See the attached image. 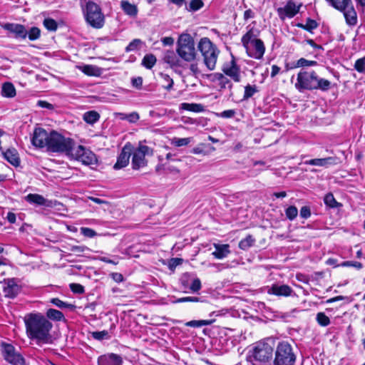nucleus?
<instances>
[{
	"mask_svg": "<svg viewBox=\"0 0 365 365\" xmlns=\"http://www.w3.org/2000/svg\"><path fill=\"white\" fill-rule=\"evenodd\" d=\"M311 215L310 209L307 206H304L301 208L300 216L302 218L307 219Z\"/></svg>",
	"mask_w": 365,
	"mask_h": 365,
	"instance_id": "nucleus-59",
	"label": "nucleus"
},
{
	"mask_svg": "<svg viewBox=\"0 0 365 365\" xmlns=\"http://www.w3.org/2000/svg\"><path fill=\"white\" fill-rule=\"evenodd\" d=\"M41 35V31L37 27H32L29 31H28V37L29 40L31 41H35L38 39L40 37Z\"/></svg>",
	"mask_w": 365,
	"mask_h": 365,
	"instance_id": "nucleus-45",
	"label": "nucleus"
},
{
	"mask_svg": "<svg viewBox=\"0 0 365 365\" xmlns=\"http://www.w3.org/2000/svg\"><path fill=\"white\" fill-rule=\"evenodd\" d=\"M86 22L93 28L101 29L103 26L105 19L101 7L93 1H88L83 7Z\"/></svg>",
	"mask_w": 365,
	"mask_h": 365,
	"instance_id": "nucleus-8",
	"label": "nucleus"
},
{
	"mask_svg": "<svg viewBox=\"0 0 365 365\" xmlns=\"http://www.w3.org/2000/svg\"><path fill=\"white\" fill-rule=\"evenodd\" d=\"M354 68L361 73H365V57L359 58L356 61Z\"/></svg>",
	"mask_w": 365,
	"mask_h": 365,
	"instance_id": "nucleus-46",
	"label": "nucleus"
},
{
	"mask_svg": "<svg viewBox=\"0 0 365 365\" xmlns=\"http://www.w3.org/2000/svg\"><path fill=\"white\" fill-rule=\"evenodd\" d=\"M316 320L322 327H327L330 324L329 318L324 312L317 313Z\"/></svg>",
	"mask_w": 365,
	"mask_h": 365,
	"instance_id": "nucleus-39",
	"label": "nucleus"
},
{
	"mask_svg": "<svg viewBox=\"0 0 365 365\" xmlns=\"http://www.w3.org/2000/svg\"><path fill=\"white\" fill-rule=\"evenodd\" d=\"M222 71L225 76L230 77L236 83L241 81L242 76L240 68L237 65L235 59L223 66Z\"/></svg>",
	"mask_w": 365,
	"mask_h": 365,
	"instance_id": "nucleus-16",
	"label": "nucleus"
},
{
	"mask_svg": "<svg viewBox=\"0 0 365 365\" xmlns=\"http://www.w3.org/2000/svg\"><path fill=\"white\" fill-rule=\"evenodd\" d=\"M161 41L165 46H171L174 43V39L172 37H164Z\"/></svg>",
	"mask_w": 365,
	"mask_h": 365,
	"instance_id": "nucleus-64",
	"label": "nucleus"
},
{
	"mask_svg": "<svg viewBox=\"0 0 365 365\" xmlns=\"http://www.w3.org/2000/svg\"><path fill=\"white\" fill-rule=\"evenodd\" d=\"M341 266L343 267H354L357 269H361L363 267V265L359 262L356 261H346L341 263Z\"/></svg>",
	"mask_w": 365,
	"mask_h": 365,
	"instance_id": "nucleus-53",
	"label": "nucleus"
},
{
	"mask_svg": "<svg viewBox=\"0 0 365 365\" xmlns=\"http://www.w3.org/2000/svg\"><path fill=\"white\" fill-rule=\"evenodd\" d=\"M160 76L163 81V87L165 89L170 91L173 88V79L168 74L161 73Z\"/></svg>",
	"mask_w": 365,
	"mask_h": 365,
	"instance_id": "nucleus-41",
	"label": "nucleus"
},
{
	"mask_svg": "<svg viewBox=\"0 0 365 365\" xmlns=\"http://www.w3.org/2000/svg\"><path fill=\"white\" fill-rule=\"evenodd\" d=\"M1 95L5 98H13L16 96L14 86L9 82L4 83L1 88Z\"/></svg>",
	"mask_w": 365,
	"mask_h": 365,
	"instance_id": "nucleus-29",
	"label": "nucleus"
},
{
	"mask_svg": "<svg viewBox=\"0 0 365 365\" xmlns=\"http://www.w3.org/2000/svg\"><path fill=\"white\" fill-rule=\"evenodd\" d=\"M180 108L194 113H201L204 110V106L198 103H182L180 104Z\"/></svg>",
	"mask_w": 365,
	"mask_h": 365,
	"instance_id": "nucleus-30",
	"label": "nucleus"
},
{
	"mask_svg": "<svg viewBox=\"0 0 365 365\" xmlns=\"http://www.w3.org/2000/svg\"><path fill=\"white\" fill-rule=\"evenodd\" d=\"M296 356L292 345L287 341L279 342L274 351L273 365H294Z\"/></svg>",
	"mask_w": 365,
	"mask_h": 365,
	"instance_id": "nucleus-9",
	"label": "nucleus"
},
{
	"mask_svg": "<svg viewBox=\"0 0 365 365\" xmlns=\"http://www.w3.org/2000/svg\"><path fill=\"white\" fill-rule=\"evenodd\" d=\"M20 287L16 283L15 279H9L5 282L4 293L5 297L14 298L19 292Z\"/></svg>",
	"mask_w": 365,
	"mask_h": 365,
	"instance_id": "nucleus-21",
	"label": "nucleus"
},
{
	"mask_svg": "<svg viewBox=\"0 0 365 365\" xmlns=\"http://www.w3.org/2000/svg\"><path fill=\"white\" fill-rule=\"evenodd\" d=\"M6 218L8 220V222H9L11 224L15 223L16 220V214L14 213V212H9L7 213V215H6Z\"/></svg>",
	"mask_w": 365,
	"mask_h": 365,
	"instance_id": "nucleus-63",
	"label": "nucleus"
},
{
	"mask_svg": "<svg viewBox=\"0 0 365 365\" xmlns=\"http://www.w3.org/2000/svg\"><path fill=\"white\" fill-rule=\"evenodd\" d=\"M43 24L46 29L48 31H54L57 29V23L52 19H45Z\"/></svg>",
	"mask_w": 365,
	"mask_h": 365,
	"instance_id": "nucleus-44",
	"label": "nucleus"
},
{
	"mask_svg": "<svg viewBox=\"0 0 365 365\" xmlns=\"http://www.w3.org/2000/svg\"><path fill=\"white\" fill-rule=\"evenodd\" d=\"M121 119L127 120L130 123H135L139 119V115L135 112H133L128 115H125V117L121 118Z\"/></svg>",
	"mask_w": 365,
	"mask_h": 365,
	"instance_id": "nucleus-55",
	"label": "nucleus"
},
{
	"mask_svg": "<svg viewBox=\"0 0 365 365\" xmlns=\"http://www.w3.org/2000/svg\"><path fill=\"white\" fill-rule=\"evenodd\" d=\"M156 57L153 54H146L142 61V64L148 69H151L156 63Z\"/></svg>",
	"mask_w": 365,
	"mask_h": 365,
	"instance_id": "nucleus-34",
	"label": "nucleus"
},
{
	"mask_svg": "<svg viewBox=\"0 0 365 365\" xmlns=\"http://www.w3.org/2000/svg\"><path fill=\"white\" fill-rule=\"evenodd\" d=\"M200 50L205 66L209 71L215 68L220 51L208 38H202L198 43Z\"/></svg>",
	"mask_w": 365,
	"mask_h": 365,
	"instance_id": "nucleus-6",
	"label": "nucleus"
},
{
	"mask_svg": "<svg viewBox=\"0 0 365 365\" xmlns=\"http://www.w3.org/2000/svg\"><path fill=\"white\" fill-rule=\"evenodd\" d=\"M153 150L145 145H140L137 148L132 147V167L134 170H138L146 166L147 160L145 156H151Z\"/></svg>",
	"mask_w": 365,
	"mask_h": 365,
	"instance_id": "nucleus-11",
	"label": "nucleus"
},
{
	"mask_svg": "<svg viewBox=\"0 0 365 365\" xmlns=\"http://www.w3.org/2000/svg\"><path fill=\"white\" fill-rule=\"evenodd\" d=\"M46 316L48 318L56 321H61L64 318V316L61 312L54 309H48Z\"/></svg>",
	"mask_w": 365,
	"mask_h": 365,
	"instance_id": "nucleus-35",
	"label": "nucleus"
},
{
	"mask_svg": "<svg viewBox=\"0 0 365 365\" xmlns=\"http://www.w3.org/2000/svg\"><path fill=\"white\" fill-rule=\"evenodd\" d=\"M258 92V89L256 85H247L245 87V93L243 96V100H247L252 97L256 93Z\"/></svg>",
	"mask_w": 365,
	"mask_h": 365,
	"instance_id": "nucleus-36",
	"label": "nucleus"
},
{
	"mask_svg": "<svg viewBox=\"0 0 365 365\" xmlns=\"http://www.w3.org/2000/svg\"><path fill=\"white\" fill-rule=\"evenodd\" d=\"M302 4H297L294 1L289 0L284 7L277 9V14L281 19L293 18L299 13Z\"/></svg>",
	"mask_w": 365,
	"mask_h": 365,
	"instance_id": "nucleus-15",
	"label": "nucleus"
},
{
	"mask_svg": "<svg viewBox=\"0 0 365 365\" xmlns=\"http://www.w3.org/2000/svg\"><path fill=\"white\" fill-rule=\"evenodd\" d=\"M247 31L242 36L241 42L247 54L255 59H261L265 52L263 41L259 38V31L255 27H247Z\"/></svg>",
	"mask_w": 365,
	"mask_h": 365,
	"instance_id": "nucleus-3",
	"label": "nucleus"
},
{
	"mask_svg": "<svg viewBox=\"0 0 365 365\" xmlns=\"http://www.w3.org/2000/svg\"><path fill=\"white\" fill-rule=\"evenodd\" d=\"M4 158L14 166H19L20 160L17 150L15 148H9L6 151H2Z\"/></svg>",
	"mask_w": 365,
	"mask_h": 365,
	"instance_id": "nucleus-24",
	"label": "nucleus"
},
{
	"mask_svg": "<svg viewBox=\"0 0 365 365\" xmlns=\"http://www.w3.org/2000/svg\"><path fill=\"white\" fill-rule=\"evenodd\" d=\"M255 240L252 236L249 235L245 239H242L239 243V247L242 250H247L249 247L252 246Z\"/></svg>",
	"mask_w": 365,
	"mask_h": 365,
	"instance_id": "nucleus-40",
	"label": "nucleus"
},
{
	"mask_svg": "<svg viewBox=\"0 0 365 365\" xmlns=\"http://www.w3.org/2000/svg\"><path fill=\"white\" fill-rule=\"evenodd\" d=\"M200 302V298L197 297H185L177 299L175 303H183V302Z\"/></svg>",
	"mask_w": 365,
	"mask_h": 365,
	"instance_id": "nucleus-52",
	"label": "nucleus"
},
{
	"mask_svg": "<svg viewBox=\"0 0 365 365\" xmlns=\"http://www.w3.org/2000/svg\"><path fill=\"white\" fill-rule=\"evenodd\" d=\"M3 355L4 359L14 365H23L24 360L23 357L15 352L14 347L9 344L2 343Z\"/></svg>",
	"mask_w": 365,
	"mask_h": 365,
	"instance_id": "nucleus-13",
	"label": "nucleus"
},
{
	"mask_svg": "<svg viewBox=\"0 0 365 365\" xmlns=\"http://www.w3.org/2000/svg\"><path fill=\"white\" fill-rule=\"evenodd\" d=\"M212 82L217 84L221 89L228 88L230 90L232 88V83L224 74L220 73H215L210 76Z\"/></svg>",
	"mask_w": 365,
	"mask_h": 365,
	"instance_id": "nucleus-22",
	"label": "nucleus"
},
{
	"mask_svg": "<svg viewBox=\"0 0 365 365\" xmlns=\"http://www.w3.org/2000/svg\"><path fill=\"white\" fill-rule=\"evenodd\" d=\"M70 289L73 293L82 294L84 292V288L80 284L71 283L70 284Z\"/></svg>",
	"mask_w": 365,
	"mask_h": 365,
	"instance_id": "nucleus-54",
	"label": "nucleus"
},
{
	"mask_svg": "<svg viewBox=\"0 0 365 365\" xmlns=\"http://www.w3.org/2000/svg\"><path fill=\"white\" fill-rule=\"evenodd\" d=\"M2 28L8 31L16 39H25L28 34V31L21 24L7 23L4 24Z\"/></svg>",
	"mask_w": 365,
	"mask_h": 365,
	"instance_id": "nucleus-18",
	"label": "nucleus"
},
{
	"mask_svg": "<svg viewBox=\"0 0 365 365\" xmlns=\"http://www.w3.org/2000/svg\"><path fill=\"white\" fill-rule=\"evenodd\" d=\"M143 84V78L141 77H138L132 79V85L133 86L140 88Z\"/></svg>",
	"mask_w": 365,
	"mask_h": 365,
	"instance_id": "nucleus-62",
	"label": "nucleus"
},
{
	"mask_svg": "<svg viewBox=\"0 0 365 365\" xmlns=\"http://www.w3.org/2000/svg\"><path fill=\"white\" fill-rule=\"evenodd\" d=\"M273 351V344L270 339L259 341L250 350L247 359L252 365H263L272 359Z\"/></svg>",
	"mask_w": 365,
	"mask_h": 365,
	"instance_id": "nucleus-4",
	"label": "nucleus"
},
{
	"mask_svg": "<svg viewBox=\"0 0 365 365\" xmlns=\"http://www.w3.org/2000/svg\"><path fill=\"white\" fill-rule=\"evenodd\" d=\"M306 165H314L318 167L327 168L329 165L336 164V158L333 157H328L324 158H315L304 162Z\"/></svg>",
	"mask_w": 365,
	"mask_h": 365,
	"instance_id": "nucleus-23",
	"label": "nucleus"
},
{
	"mask_svg": "<svg viewBox=\"0 0 365 365\" xmlns=\"http://www.w3.org/2000/svg\"><path fill=\"white\" fill-rule=\"evenodd\" d=\"M203 6L202 0H191L189 4L188 10L190 11H196Z\"/></svg>",
	"mask_w": 365,
	"mask_h": 365,
	"instance_id": "nucleus-49",
	"label": "nucleus"
},
{
	"mask_svg": "<svg viewBox=\"0 0 365 365\" xmlns=\"http://www.w3.org/2000/svg\"><path fill=\"white\" fill-rule=\"evenodd\" d=\"M68 156L86 165H93L96 162V155L81 145H73Z\"/></svg>",
	"mask_w": 365,
	"mask_h": 365,
	"instance_id": "nucleus-10",
	"label": "nucleus"
},
{
	"mask_svg": "<svg viewBox=\"0 0 365 365\" xmlns=\"http://www.w3.org/2000/svg\"><path fill=\"white\" fill-rule=\"evenodd\" d=\"M100 115L95 110H91L83 114V120L89 123L93 124L99 120Z\"/></svg>",
	"mask_w": 365,
	"mask_h": 365,
	"instance_id": "nucleus-32",
	"label": "nucleus"
},
{
	"mask_svg": "<svg viewBox=\"0 0 365 365\" xmlns=\"http://www.w3.org/2000/svg\"><path fill=\"white\" fill-rule=\"evenodd\" d=\"M235 114V110L230 109V110H226L222 111L220 113H217L216 115L218 117L224 118H232Z\"/></svg>",
	"mask_w": 365,
	"mask_h": 365,
	"instance_id": "nucleus-56",
	"label": "nucleus"
},
{
	"mask_svg": "<svg viewBox=\"0 0 365 365\" xmlns=\"http://www.w3.org/2000/svg\"><path fill=\"white\" fill-rule=\"evenodd\" d=\"M339 11L343 13L347 25L353 26L357 24V14L351 1L348 4L344 10H339Z\"/></svg>",
	"mask_w": 365,
	"mask_h": 365,
	"instance_id": "nucleus-20",
	"label": "nucleus"
},
{
	"mask_svg": "<svg viewBox=\"0 0 365 365\" xmlns=\"http://www.w3.org/2000/svg\"><path fill=\"white\" fill-rule=\"evenodd\" d=\"M25 200L30 204L43 206L50 205L48 200L38 194H29L25 197Z\"/></svg>",
	"mask_w": 365,
	"mask_h": 365,
	"instance_id": "nucleus-26",
	"label": "nucleus"
},
{
	"mask_svg": "<svg viewBox=\"0 0 365 365\" xmlns=\"http://www.w3.org/2000/svg\"><path fill=\"white\" fill-rule=\"evenodd\" d=\"M98 365H122V357L115 354H108L98 358Z\"/></svg>",
	"mask_w": 365,
	"mask_h": 365,
	"instance_id": "nucleus-19",
	"label": "nucleus"
},
{
	"mask_svg": "<svg viewBox=\"0 0 365 365\" xmlns=\"http://www.w3.org/2000/svg\"><path fill=\"white\" fill-rule=\"evenodd\" d=\"M215 322V319L209 320H192L185 323V326L190 327H201L202 326L211 325Z\"/></svg>",
	"mask_w": 365,
	"mask_h": 365,
	"instance_id": "nucleus-33",
	"label": "nucleus"
},
{
	"mask_svg": "<svg viewBox=\"0 0 365 365\" xmlns=\"http://www.w3.org/2000/svg\"><path fill=\"white\" fill-rule=\"evenodd\" d=\"M192 140V138H174L173 144L178 147H181L188 145Z\"/></svg>",
	"mask_w": 365,
	"mask_h": 365,
	"instance_id": "nucleus-50",
	"label": "nucleus"
},
{
	"mask_svg": "<svg viewBox=\"0 0 365 365\" xmlns=\"http://www.w3.org/2000/svg\"><path fill=\"white\" fill-rule=\"evenodd\" d=\"M79 69L85 74L91 76H98L100 75V70L98 67L92 65H84L79 67Z\"/></svg>",
	"mask_w": 365,
	"mask_h": 365,
	"instance_id": "nucleus-31",
	"label": "nucleus"
},
{
	"mask_svg": "<svg viewBox=\"0 0 365 365\" xmlns=\"http://www.w3.org/2000/svg\"><path fill=\"white\" fill-rule=\"evenodd\" d=\"M163 60L172 67L180 66L179 56L173 51H166L164 53Z\"/></svg>",
	"mask_w": 365,
	"mask_h": 365,
	"instance_id": "nucleus-28",
	"label": "nucleus"
},
{
	"mask_svg": "<svg viewBox=\"0 0 365 365\" xmlns=\"http://www.w3.org/2000/svg\"><path fill=\"white\" fill-rule=\"evenodd\" d=\"M324 201L327 206L331 208L341 206V204L336 202L333 194L331 193L327 194L324 197Z\"/></svg>",
	"mask_w": 365,
	"mask_h": 365,
	"instance_id": "nucleus-37",
	"label": "nucleus"
},
{
	"mask_svg": "<svg viewBox=\"0 0 365 365\" xmlns=\"http://www.w3.org/2000/svg\"><path fill=\"white\" fill-rule=\"evenodd\" d=\"M26 334L31 339L48 341L52 324L40 313H31L24 317Z\"/></svg>",
	"mask_w": 365,
	"mask_h": 365,
	"instance_id": "nucleus-1",
	"label": "nucleus"
},
{
	"mask_svg": "<svg viewBox=\"0 0 365 365\" xmlns=\"http://www.w3.org/2000/svg\"><path fill=\"white\" fill-rule=\"evenodd\" d=\"M108 333L107 331H94L92 333V336L95 339L102 340L107 337Z\"/></svg>",
	"mask_w": 365,
	"mask_h": 365,
	"instance_id": "nucleus-58",
	"label": "nucleus"
},
{
	"mask_svg": "<svg viewBox=\"0 0 365 365\" xmlns=\"http://www.w3.org/2000/svg\"><path fill=\"white\" fill-rule=\"evenodd\" d=\"M317 65V62L315 61H309L304 58H299L294 65V68H299V67H311V66H315Z\"/></svg>",
	"mask_w": 365,
	"mask_h": 365,
	"instance_id": "nucleus-38",
	"label": "nucleus"
},
{
	"mask_svg": "<svg viewBox=\"0 0 365 365\" xmlns=\"http://www.w3.org/2000/svg\"><path fill=\"white\" fill-rule=\"evenodd\" d=\"M142 41L138 38L133 40L125 48L127 52L134 51L137 50L141 45Z\"/></svg>",
	"mask_w": 365,
	"mask_h": 365,
	"instance_id": "nucleus-47",
	"label": "nucleus"
},
{
	"mask_svg": "<svg viewBox=\"0 0 365 365\" xmlns=\"http://www.w3.org/2000/svg\"><path fill=\"white\" fill-rule=\"evenodd\" d=\"M190 289L192 292H198L201 289V282L198 278L195 279L191 285Z\"/></svg>",
	"mask_w": 365,
	"mask_h": 365,
	"instance_id": "nucleus-57",
	"label": "nucleus"
},
{
	"mask_svg": "<svg viewBox=\"0 0 365 365\" xmlns=\"http://www.w3.org/2000/svg\"><path fill=\"white\" fill-rule=\"evenodd\" d=\"M37 106L41 108H47L49 110L53 109V106L51 103H50L47 101H41V100L38 101Z\"/></svg>",
	"mask_w": 365,
	"mask_h": 365,
	"instance_id": "nucleus-60",
	"label": "nucleus"
},
{
	"mask_svg": "<svg viewBox=\"0 0 365 365\" xmlns=\"http://www.w3.org/2000/svg\"><path fill=\"white\" fill-rule=\"evenodd\" d=\"M178 56L187 62H191L196 58L197 53L195 42L190 34H181L178 38L176 48Z\"/></svg>",
	"mask_w": 365,
	"mask_h": 365,
	"instance_id": "nucleus-7",
	"label": "nucleus"
},
{
	"mask_svg": "<svg viewBox=\"0 0 365 365\" xmlns=\"http://www.w3.org/2000/svg\"><path fill=\"white\" fill-rule=\"evenodd\" d=\"M265 292L268 294L274 295L278 297H288L295 294L293 289L287 284L281 283H274L271 286L264 288Z\"/></svg>",
	"mask_w": 365,
	"mask_h": 365,
	"instance_id": "nucleus-12",
	"label": "nucleus"
},
{
	"mask_svg": "<svg viewBox=\"0 0 365 365\" xmlns=\"http://www.w3.org/2000/svg\"><path fill=\"white\" fill-rule=\"evenodd\" d=\"M287 217L289 220H294L298 215V210L295 206H289L285 210Z\"/></svg>",
	"mask_w": 365,
	"mask_h": 365,
	"instance_id": "nucleus-42",
	"label": "nucleus"
},
{
	"mask_svg": "<svg viewBox=\"0 0 365 365\" xmlns=\"http://www.w3.org/2000/svg\"><path fill=\"white\" fill-rule=\"evenodd\" d=\"M49 138L50 132L48 133L42 128H36L34 131L31 143L35 147L47 148Z\"/></svg>",
	"mask_w": 365,
	"mask_h": 365,
	"instance_id": "nucleus-14",
	"label": "nucleus"
},
{
	"mask_svg": "<svg viewBox=\"0 0 365 365\" xmlns=\"http://www.w3.org/2000/svg\"><path fill=\"white\" fill-rule=\"evenodd\" d=\"M51 302L56 306L58 308L64 309V308H71L73 307V305L68 304L65 302H63L62 300L59 299L58 298H53L51 300Z\"/></svg>",
	"mask_w": 365,
	"mask_h": 365,
	"instance_id": "nucleus-48",
	"label": "nucleus"
},
{
	"mask_svg": "<svg viewBox=\"0 0 365 365\" xmlns=\"http://www.w3.org/2000/svg\"><path fill=\"white\" fill-rule=\"evenodd\" d=\"M81 233L86 237L93 238L97 235L95 230L89 227H81Z\"/></svg>",
	"mask_w": 365,
	"mask_h": 365,
	"instance_id": "nucleus-51",
	"label": "nucleus"
},
{
	"mask_svg": "<svg viewBox=\"0 0 365 365\" xmlns=\"http://www.w3.org/2000/svg\"><path fill=\"white\" fill-rule=\"evenodd\" d=\"M73 145H75V142L73 139L52 130L50 132V138L46 149L51 153H65L68 155Z\"/></svg>",
	"mask_w": 365,
	"mask_h": 365,
	"instance_id": "nucleus-5",
	"label": "nucleus"
},
{
	"mask_svg": "<svg viewBox=\"0 0 365 365\" xmlns=\"http://www.w3.org/2000/svg\"><path fill=\"white\" fill-rule=\"evenodd\" d=\"M215 250L212 253L215 258L222 259L230 253L229 245L214 244Z\"/></svg>",
	"mask_w": 365,
	"mask_h": 365,
	"instance_id": "nucleus-25",
	"label": "nucleus"
},
{
	"mask_svg": "<svg viewBox=\"0 0 365 365\" xmlns=\"http://www.w3.org/2000/svg\"><path fill=\"white\" fill-rule=\"evenodd\" d=\"M255 17V13L252 9H249L244 12L243 19L245 21H247L250 19Z\"/></svg>",
	"mask_w": 365,
	"mask_h": 365,
	"instance_id": "nucleus-61",
	"label": "nucleus"
},
{
	"mask_svg": "<svg viewBox=\"0 0 365 365\" xmlns=\"http://www.w3.org/2000/svg\"><path fill=\"white\" fill-rule=\"evenodd\" d=\"M331 85L329 80L320 78L314 71L301 70L297 74L294 86L300 92L304 90L327 91Z\"/></svg>",
	"mask_w": 365,
	"mask_h": 365,
	"instance_id": "nucleus-2",
	"label": "nucleus"
},
{
	"mask_svg": "<svg viewBox=\"0 0 365 365\" xmlns=\"http://www.w3.org/2000/svg\"><path fill=\"white\" fill-rule=\"evenodd\" d=\"M132 154V145L126 143L120 153L116 163L113 165L115 170H119L128 165Z\"/></svg>",
	"mask_w": 365,
	"mask_h": 365,
	"instance_id": "nucleus-17",
	"label": "nucleus"
},
{
	"mask_svg": "<svg viewBox=\"0 0 365 365\" xmlns=\"http://www.w3.org/2000/svg\"><path fill=\"white\" fill-rule=\"evenodd\" d=\"M120 7L123 12L130 17H135L138 14V9L137 6L130 3L128 0H122L120 1Z\"/></svg>",
	"mask_w": 365,
	"mask_h": 365,
	"instance_id": "nucleus-27",
	"label": "nucleus"
},
{
	"mask_svg": "<svg viewBox=\"0 0 365 365\" xmlns=\"http://www.w3.org/2000/svg\"><path fill=\"white\" fill-rule=\"evenodd\" d=\"M317 23L316 21L308 19L305 24H299L298 26L301 27L307 31H312L313 29L317 27Z\"/></svg>",
	"mask_w": 365,
	"mask_h": 365,
	"instance_id": "nucleus-43",
	"label": "nucleus"
}]
</instances>
